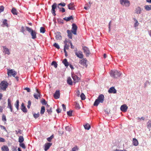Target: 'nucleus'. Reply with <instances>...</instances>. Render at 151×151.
<instances>
[{
	"mask_svg": "<svg viewBox=\"0 0 151 151\" xmlns=\"http://www.w3.org/2000/svg\"><path fill=\"white\" fill-rule=\"evenodd\" d=\"M72 28L71 31L74 35H76V31L77 29V27L75 24H73L72 25Z\"/></svg>",
	"mask_w": 151,
	"mask_h": 151,
	"instance_id": "0eeeda50",
	"label": "nucleus"
},
{
	"mask_svg": "<svg viewBox=\"0 0 151 151\" xmlns=\"http://www.w3.org/2000/svg\"><path fill=\"white\" fill-rule=\"evenodd\" d=\"M24 89L27 90V92H29L30 91V89L29 88H28V87L25 88H24Z\"/></svg>",
	"mask_w": 151,
	"mask_h": 151,
	"instance_id": "69168bd1",
	"label": "nucleus"
},
{
	"mask_svg": "<svg viewBox=\"0 0 151 151\" xmlns=\"http://www.w3.org/2000/svg\"><path fill=\"white\" fill-rule=\"evenodd\" d=\"M7 108H9L10 109V111L11 112L13 111L12 106L11 104V101L9 99H8V105Z\"/></svg>",
	"mask_w": 151,
	"mask_h": 151,
	"instance_id": "4468645a",
	"label": "nucleus"
},
{
	"mask_svg": "<svg viewBox=\"0 0 151 151\" xmlns=\"http://www.w3.org/2000/svg\"><path fill=\"white\" fill-rule=\"evenodd\" d=\"M87 60L86 58H83L79 62V63L84 67H86L87 65L86 64Z\"/></svg>",
	"mask_w": 151,
	"mask_h": 151,
	"instance_id": "1a4fd4ad",
	"label": "nucleus"
},
{
	"mask_svg": "<svg viewBox=\"0 0 151 151\" xmlns=\"http://www.w3.org/2000/svg\"><path fill=\"white\" fill-rule=\"evenodd\" d=\"M86 5L87 6H85L84 7V9L86 10H88L91 7V5L90 4H87Z\"/></svg>",
	"mask_w": 151,
	"mask_h": 151,
	"instance_id": "de8ad7c7",
	"label": "nucleus"
},
{
	"mask_svg": "<svg viewBox=\"0 0 151 151\" xmlns=\"http://www.w3.org/2000/svg\"><path fill=\"white\" fill-rule=\"evenodd\" d=\"M41 102L43 105H46L47 104L45 100L43 99L41 100Z\"/></svg>",
	"mask_w": 151,
	"mask_h": 151,
	"instance_id": "864d4df0",
	"label": "nucleus"
},
{
	"mask_svg": "<svg viewBox=\"0 0 151 151\" xmlns=\"http://www.w3.org/2000/svg\"><path fill=\"white\" fill-rule=\"evenodd\" d=\"M32 36V39H35L36 38V33L33 30L30 33Z\"/></svg>",
	"mask_w": 151,
	"mask_h": 151,
	"instance_id": "4be33fe9",
	"label": "nucleus"
},
{
	"mask_svg": "<svg viewBox=\"0 0 151 151\" xmlns=\"http://www.w3.org/2000/svg\"><path fill=\"white\" fill-rule=\"evenodd\" d=\"M15 132L16 134H18L19 133L21 134L22 132V131L20 129H19L18 130H16Z\"/></svg>",
	"mask_w": 151,
	"mask_h": 151,
	"instance_id": "13d9d810",
	"label": "nucleus"
},
{
	"mask_svg": "<svg viewBox=\"0 0 151 151\" xmlns=\"http://www.w3.org/2000/svg\"><path fill=\"white\" fill-rule=\"evenodd\" d=\"M52 108L50 107V106H48L47 107V110L48 114H51V113L52 112Z\"/></svg>",
	"mask_w": 151,
	"mask_h": 151,
	"instance_id": "cd10ccee",
	"label": "nucleus"
},
{
	"mask_svg": "<svg viewBox=\"0 0 151 151\" xmlns=\"http://www.w3.org/2000/svg\"><path fill=\"white\" fill-rule=\"evenodd\" d=\"M0 127L1 128V129H4L6 131H7L5 127L4 126L2 125H0Z\"/></svg>",
	"mask_w": 151,
	"mask_h": 151,
	"instance_id": "338daca9",
	"label": "nucleus"
},
{
	"mask_svg": "<svg viewBox=\"0 0 151 151\" xmlns=\"http://www.w3.org/2000/svg\"><path fill=\"white\" fill-rule=\"evenodd\" d=\"M132 143L135 146H137L139 144L138 140L135 138H133V139Z\"/></svg>",
	"mask_w": 151,
	"mask_h": 151,
	"instance_id": "b1692460",
	"label": "nucleus"
},
{
	"mask_svg": "<svg viewBox=\"0 0 151 151\" xmlns=\"http://www.w3.org/2000/svg\"><path fill=\"white\" fill-rule=\"evenodd\" d=\"M67 83L70 85H72V81L71 78L70 77H69L67 79Z\"/></svg>",
	"mask_w": 151,
	"mask_h": 151,
	"instance_id": "72a5a7b5",
	"label": "nucleus"
},
{
	"mask_svg": "<svg viewBox=\"0 0 151 151\" xmlns=\"http://www.w3.org/2000/svg\"><path fill=\"white\" fill-rule=\"evenodd\" d=\"M2 120L5 123L6 122V116L4 114L2 116Z\"/></svg>",
	"mask_w": 151,
	"mask_h": 151,
	"instance_id": "a18cd8bd",
	"label": "nucleus"
},
{
	"mask_svg": "<svg viewBox=\"0 0 151 151\" xmlns=\"http://www.w3.org/2000/svg\"><path fill=\"white\" fill-rule=\"evenodd\" d=\"M65 129L67 131L70 132L72 130V128L71 127H69V126H67L65 127Z\"/></svg>",
	"mask_w": 151,
	"mask_h": 151,
	"instance_id": "79ce46f5",
	"label": "nucleus"
},
{
	"mask_svg": "<svg viewBox=\"0 0 151 151\" xmlns=\"http://www.w3.org/2000/svg\"><path fill=\"white\" fill-rule=\"evenodd\" d=\"M75 54L77 57L80 58L82 59L83 57L82 52L81 51L76 52Z\"/></svg>",
	"mask_w": 151,
	"mask_h": 151,
	"instance_id": "9b49d317",
	"label": "nucleus"
},
{
	"mask_svg": "<svg viewBox=\"0 0 151 151\" xmlns=\"http://www.w3.org/2000/svg\"><path fill=\"white\" fill-rule=\"evenodd\" d=\"M72 110H70L68 111L67 112V114L69 116H72Z\"/></svg>",
	"mask_w": 151,
	"mask_h": 151,
	"instance_id": "6e6d98bb",
	"label": "nucleus"
},
{
	"mask_svg": "<svg viewBox=\"0 0 151 151\" xmlns=\"http://www.w3.org/2000/svg\"><path fill=\"white\" fill-rule=\"evenodd\" d=\"M24 141V139L22 136H20L19 137V142L20 143H22V142Z\"/></svg>",
	"mask_w": 151,
	"mask_h": 151,
	"instance_id": "c9c22d12",
	"label": "nucleus"
},
{
	"mask_svg": "<svg viewBox=\"0 0 151 151\" xmlns=\"http://www.w3.org/2000/svg\"><path fill=\"white\" fill-rule=\"evenodd\" d=\"M31 102L30 101H29L28 102V105L27 106V107L29 109L31 105Z\"/></svg>",
	"mask_w": 151,
	"mask_h": 151,
	"instance_id": "680f3d73",
	"label": "nucleus"
},
{
	"mask_svg": "<svg viewBox=\"0 0 151 151\" xmlns=\"http://www.w3.org/2000/svg\"><path fill=\"white\" fill-rule=\"evenodd\" d=\"M3 24L4 25L8 27L9 26L8 24L7 23V20L6 19H4L3 22Z\"/></svg>",
	"mask_w": 151,
	"mask_h": 151,
	"instance_id": "e433bc0d",
	"label": "nucleus"
},
{
	"mask_svg": "<svg viewBox=\"0 0 151 151\" xmlns=\"http://www.w3.org/2000/svg\"><path fill=\"white\" fill-rule=\"evenodd\" d=\"M2 151H9V150L8 146L6 145H3L1 147Z\"/></svg>",
	"mask_w": 151,
	"mask_h": 151,
	"instance_id": "5701e85b",
	"label": "nucleus"
},
{
	"mask_svg": "<svg viewBox=\"0 0 151 151\" xmlns=\"http://www.w3.org/2000/svg\"><path fill=\"white\" fill-rule=\"evenodd\" d=\"M52 145V143H47L45 144V145L44 150L45 151L47 150Z\"/></svg>",
	"mask_w": 151,
	"mask_h": 151,
	"instance_id": "f3484780",
	"label": "nucleus"
},
{
	"mask_svg": "<svg viewBox=\"0 0 151 151\" xmlns=\"http://www.w3.org/2000/svg\"><path fill=\"white\" fill-rule=\"evenodd\" d=\"M127 109L128 107L125 104L122 105L120 107L121 110L124 112H126Z\"/></svg>",
	"mask_w": 151,
	"mask_h": 151,
	"instance_id": "dca6fc26",
	"label": "nucleus"
},
{
	"mask_svg": "<svg viewBox=\"0 0 151 151\" xmlns=\"http://www.w3.org/2000/svg\"><path fill=\"white\" fill-rule=\"evenodd\" d=\"M133 19L134 20V21L135 22V23H134V27H137L139 25V24L137 20L135 18H134Z\"/></svg>",
	"mask_w": 151,
	"mask_h": 151,
	"instance_id": "f704fd0d",
	"label": "nucleus"
},
{
	"mask_svg": "<svg viewBox=\"0 0 151 151\" xmlns=\"http://www.w3.org/2000/svg\"><path fill=\"white\" fill-rule=\"evenodd\" d=\"M58 8L60 9V11L62 12H65V10L63 8L60 7L59 6H58Z\"/></svg>",
	"mask_w": 151,
	"mask_h": 151,
	"instance_id": "ea45409f",
	"label": "nucleus"
},
{
	"mask_svg": "<svg viewBox=\"0 0 151 151\" xmlns=\"http://www.w3.org/2000/svg\"><path fill=\"white\" fill-rule=\"evenodd\" d=\"M36 90L37 93H34V96L35 99H39V97H40V93L37 89H36Z\"/></svg>",
	"mask_w": 151,
	"mask_h": 151,
	"instance_id": "a211bd4d",
	"label": "nucleus"
},
{
	"mask_svg": "<svg viewBox=\"0 0 151 151\" xmlns=\"http://www.w3.org/2000/svg\"><path fill=\"white\" fill-rule=\"evenodd\" d=\"M83 50L86 56L88 57L90 54L89 49L87 47L85 46L83 47Z\"/></svg>",
	"mask_w": 151,
	"mask_h": 151,
	"instance_id": "423d86ee",
	"label": "nucleus"
},
{
	"mask_svg": "<svg viewBox=\"0 0 151 151\" xmlns=\"http://www.w3.org/2000/svg\"><path fill=\"white\" fill-rule=\"evenodd\" d=\"M8 83L6 81H2L0 83V89L5 90L8 86Z\"/></svg>",
	"mask_w": 151,
	"mask_h": 151,
	"instance_id": "7ed1b4c3",
	"label": "nucleus"
},
{
	"mask_svg": "<svg viewBox=\"0 0 151 151\" xmlns=\"http://www.w3.org/2000/svg\"><path fill=\"white\" fill-rule=\"evenodd\" d=\"M65 5H66L65 3L64 2H63V3H61L60 4H58V6H60V5L62 6L63 7V6H65Z\"/></svg>",
	"mask_w": 151,
	"mask_h": 151,
	"instance_id": "4d7b16f0",
	"label": "nucleus"
},
{
	"mask_svg": "<svg viewBox=\"0 0 151 151\" xmlns=\"http://www.w3.org/2000/svg\"><path fill=\"white\" fill-rule=\"evenodd\" d=\"M72 77L74 81V83H76L78 82L80 78L75 74H72Z\"/></svg>",
	"mask_w": 151,
	"mask_h": 151,
	"instance_id": "9d476101",
	"label": "nucleus"
},
{
	"mask_svg": "<svg viewBox=\"0 0 151 151\" xmlns=\"http://www.w3.org/2000/svg\"><path fill=\"white\" fill-rule=\"evenodd\" d=\"M53 137L54 135L53 134H52L50 137L47 138V140L49 142H51L52 139H53Z\"/></svg>",
	"mask_w": 151,
	"mask_h": 151,
	"instance_id": "49530a36",
	"label": "nucleus"
},
{
	"mask_svg": "<svg viewBox=\"0 0 151 151\" xmlns=\"http://www.w3.org/2000/svg\"><path fill=\"white\" fill-rule=\"evenodd\" d=\"M45 111V107L44 106L41 107L40 114H43Z\"/></svg>",
	"mask_w": 151,
	"mask_h": 151,
	"instance_id": "4c0bfd02",
	"label": "nucleus"
},
{
	"mask_svg": "<svg viewBox=\"0 0 151 151\" xmlns=\"http://www.w3.org/2000/svg\"><path fill=\"white\" fill-rule=\"evenodd\" d=\"M122 74V73L117 70H112L110 72L111 76L114 78L120 77Z\"/></svg>",
	"mask_w": 151,
	"mask_h": 151,
	"instance_id": "f03ea898",
	"label": "nucleus"
},
{
	"mask_svg": "<svg viewBox=\"0 0 151 151\" xmlns=\"http://www.w3.org/2000/svg\"><path fill=\"white\" fill-rule=\"evenodd\" d=\"M65 45L64 46V49H69V45H68V44H65Z\"/></svg>",
	"mask_w": 151,
	"mask_h": 151,
	"instance_id": "bf43d9fd",
	"label": "nucleus"
},
{
	"mask_svg": "<svg viewBox=\"0 0 151 151\" xmlns=\"http://www.w3.org/2000/svg\"><path fill=\"white\" fill-rule=\"evenodd\" d=\"M57 7V4L56 3H54L52 6V9L51 10V12L54 16H55L56 15L55 9Z\"/></svg>",
	"mask_w": 151,
	"mask_h": 151,
	"instance_id": "6e6552de",
	"label": "nucleus"
},
{
	"mask_svg": "<svg viewBox=\"0 0 151 151\" xmlns=\"http://www.w3.org/2000/svg\"><path fill=\"white\" fill-rule=\"evenodd\" d=\"M84 127L86 129L89 130L91 128L90 125L88 124H86L85 125H84Z\"/></svg>",
	"mask_w": 151,
	"mask_h": 151,
	"instance_id": "c85d7f7f",
	"label": "nucleus"
},
{
	"mask_svg": "<svg viewBox=\"0 0 151 151\" xmlns=\"http://www.w3.org/2000/svg\"><path fill=\"white\" fill-rule=\"evenodd\" d=\"M4 8L2 6H0V13L3 12L4 10Z\"/></svg>",
	"mask_w": 151,
	"mask_h": 151,
	"instance_id": "e2e57ef3",
	"label": "nucleus"
},
{
	"mask_svg": "<svg viewBox=\"0 0 151 151\" xmlns=\"http://www.w3.org/2000/svg\"><path fill=\"white\" fill-rule=\"evenodd\" d=\"M104 97L103 94H101L98 97L97 99H96L93 105L94 106H97L99 103H102L103 102Z\"/></svg>",
	"mask_w": 151,
	"mask_h": 151,
	"instance_id": "f257e3e1",
	"label": "nucleus"
},
{
	"mask_svg": "<svg viewBox=\"0 0 151 151\" xmlns=\"http://www.w3.org/2000/svg\"><path fill=\"white\" fill-rule=\"evenodd\" d=\"M51 65H54L55 68H56L57 67L58 64L56 62L53 61L51 63Z\"/></svg>",
	"mask_w": 151,
	"mask_h": 151,
	"instance_id": "a19ab883",
	"label": "nucleus"
},
{
	"mask_svg": "<svg viewBox=\"0 0 151 151\" xmlns=\"http://www.w3.org/2000/svg\"><path fill=\"white\" fill-rule=\"evenodd\" d=\"M68 8L69 9L74 10L75 9V8L73 6V4L71 3L68 5Z\"/></svg>",
	"mask_w": 151,
	"mask_h": 151,
	"instance_id": "a878e982",
	"label": "nucleus"
},
{
	"mask_svg": "<svg viewBox=\"0 0 151 151\" xmlns=\"http://www.w3.org/2000/svg\"><path fill=\"white\" fill-rule=\"evenodd\" d=\"M40 115L39 113H38L37 114H33V116L35 119L37 118L38 117H39Z\"/></svg>",
	"mask_w": 151,
	"mask_h": 151,
	"instance_id": "5fc2aeb1",
	"label": "nucleus"
},
{
	"mask_svg": "<svg viewBox=\"0 0 151 151\" xmlns=\"http://www.w3.org/2000/svg\"><path fill=\"white\" fill-rule=\"evenodd\" d=\"M40 31L41 33H44L45 32V30L43 27H40Z\"/></svg>",
	"mask_w": 151,
	"mask_h": 151,
	"instance_id": "09e8293b",
	"label": "nucleus"
},
{
	"mask_svg": "<svg viewBox=\"0 0 151 151\" xmlns=\"http://www.w3.org/2000/svg\"><path fill=\"white\" fill-rule=\"evenodd\" d=\"M60 96V92L59 90H57L53 95V97L56 99L59 98Z\"/></svg>",
	"mask_w": 151,
	"mask_h": 151,
	"instance_id": "f8f14e48",
	"label": "nucleus"
},
{
	"mask_svg": "<svg viewBox=\"0 0 151 151\" xmlns=\"http://www.w3.org/2000/svg\"><path fill=\"white\" fill-rule=\"evenodd\" d=\"M80 97L81 98V99L82 100H84L86 99L85 95L84 94V93H82L81 94L80 96Z\"/></svg>",
	"mask_w": 151,
	"mask_h": 151,
	"instance_id": "8fccbe9b",
	"label": "nucleus"
},
{
	"mask_svg": "<svg viewBox=\"0 0 151 151\" xmlns=\"http://www.w3.org/2000/svg\"><path fill=\"white\" fill-rule=\"evenodd\" d=\"M145 8L147 11H150L151 10V5H145Z\"/></svg>",
	"mask_w": 151,
	"mask_h": 151,
	"instance_id": "c756f323",
	"label": "nucleus"
},
{
	"mask_svg": "<svg viewBox=\"0 0 151 151\" xmlns=\"http://www.w3.org/2000/svg\"><path fill=\"white\" fill-rule=\"evenodd\" d=\"M142 10L139 6L137 7L135 10V12L137 14H140L141 13Z\"/></svg>",
	"mask_w": 151,
	"mask_h": 151,
	"instance_id": "412c9836",
	"label": "nucleus"
},
{
	"mask_svg": "<svg viewBox=\"0 0 151 151\" xmlns=\"http://www.w3.org/2000/svg\"><path fill=\"white\" fill-rule=\"evenodd\" d=\"M26 29L27 31L31 33L32 32V31H33V30L31 29V28L26 27Z\"/></svg>",
	"mask_w": 151,
	"mask_h": 151,
	"instance_id": "603ef678",
	"label": "nucleus"
},
{
	"mask_svg": "<svg viewBox=\"0 0 151 151\" xmlns=\"http://www.w3.org/2000/svg\"><path fill=\"white\" fill-rule=\"evenodd\" d=\"M147 127L148 129H150L151 128V121H149L147 123Z\"/></svg>",
	"mask_w": 151,
	"mask_h": 151,
	"instance_id": "37998d69",
	"label": "nucleus"
},
{
	"mask_svg": "<svg viewBox=\"0 0 151 151\" xmlns=\"http://www.w3.org/2000/svg\"><path fill=\"white\" fill-rule=\"evenodd\" d=\"M25 31V29L23 26H22L21 28V32L24 34V32Z\"/></svg>",
	"mask_w": 151,
	"mask_h": 151,
	"instance_id": "0e129e2a",
	"label": "nucleus"
},
{
	"mask_svg": "<svg viewBox=\"0 0 151 151\" xmlns=\"http://www.w3.org/2000/svg\"><path fill=\"white\" fill-rule=\"evenodd\" d=\"M56 39L57 40H61L62 39V36L60 32H58L56 34Z\"/></svg>",
	"mask_w": 151,
	"mask_h": 151,
	"instance_id": "aec40b11",
	"label": "nucleus"
},
{
	"mask_svg": "<svg viewBox=\"0 0 151 151\" xmlns=\"http://www.w3.org/2000/svg\"><path fill=\"white\" fill-rule=\"evenodd\" d=\"M75 106L76 109H79L81 108V107H80L79 104L77 102L76 103Z\"/></svg>",
	"mask_w": 151,
	"mask_h": 151,
	"instance_id": "c03bdc74",
	"label": "nucleus"
},
{
	"mask_svg": "<svg viewBox=\"0 0 151 151\" xmlns=\"http://www.w3.org/2000/svg\"><path fill=\"white\" fill-rule=\"evenodd\" d=\"M144 117H142L141 118L138 117L137 118V120H144Z\"/></svg>",
	"mask_w": 151,
	"mask_h": 151,
	"instance_id": "774afa93",
	"label": "nucleus"
},
{
	"mask_svg": "<svg viewBox=\"0 0 151 151\" xmlns=\"http://www.w3.org/2000/svg\"><path fill=\"white\" fill-rule=\"evenodd\" d=\"M19 145L20 146L23 148V149H25L26 147L24 144L23 143H19Z\"/></svg>",
	"mask_w": 151,
	"mask_h": 151,
	"instance_id": "58836bf2",
	"label": "nucleus"
},
{
	"mask_svg": "<svg viewBox=\"0 0 151 151\" xmlns=\"http://www.w3.org/2000/svg\"><path fill=\"white\" fill-rule=\"evenodd\" d=\"M7 74L9 76H13L15 77L17 74V72L14 70H8Z\"/></svg>",
	"mask_w": 151,
	"mask_h": 151,
	"instance_id": "20e7f679",
	"label": "nucleus"
},
{
	"mask_svg": "<svg viewBox=\"0 0 151 151\" xmlns=\"http://www.w3.org/2000/svg\"><path fill=\"white\" fill-rule=\"evenodd\" d=\"M21 109L22 111L24 113L27 112V110L25 106H24V104L22 103L21 107Z\"/></svg>",
	"mask_w": 151,
	"mask_h": 151,
	"instance_id": "6ab92c4d",
	"label": "nucleus"
},
{
	"mask_svg": "<svg viewBox=\"0 0 151 151\" xmlns=\"http://www.w3.org/2000/svg\"><path fill=\"white\" fill-rule=\"evenodd\" d=\"M53 46L58 49H59L60 48L59 45L56 43H55Z\"/></svg>",
	"mask_w": 151,
	"mask_h": 151,
	"instance_id": "3c124183",
	"label": "nucleus"
},
{
	"mask_svg": "<svg viewBox=\"0 0 151 151\" xmlns=\"http://www.w3.org/2000/svg\"><path fill=\"white\" fill-rule=\"evenodd\" d=\"M120 3L123 6L126 7L129 6L130 3L128 0H120Z\"/></svg>",
	"mask_w": 151,
	"mask_h": 151,
	"instance_id": "39448f33",
	"label": "nucleus"
},
{
	"mask_svg": "<svg viewBox=\"0 0 151 151\" xmlns=\"http://www.w3.org/2000/svg\"><path fill=\"white\" fill-rule=\"evenodd\" d=\"M3 52H4L5 54L9 55L10 52L9 50L6 47V46H3Z\"/></svg>",
	"mask_w": 151,
	"mask_h": 151,
	"instance_id": "2eb2a0df",
	"label": "nucleus"
},
{
	"mask_svg": "<svg viewBox=\"0 0 151 151\" xmlns=\"http://www.w3.org/2000/svg\"><path fill=\"white\" fill-rule=\"evenodd\" d=\"M108 91L109 93H116V90L114 87L110 88Z\"/></svg>",
	"mask_w": 151,
	"mask_h": 151,
	"instance_id": "ddd939ff",
	"label": "nucleus"
},
{
	"mask_svg": "<svg viewBox=\"0 0 151 151\" xmlns=\"http://www.w3.org/2000/svg\"><path fill=\"white\" fill-rule=\"evenodd\" d=\"M63 63L65 65L66 67H68V63L67 61V60L66 59H65L63 61Z\"/></svg>",
	"mask_w": 151,
	"mask_h": 151,
	"instance_id": "bb28decb",
	"label": "nucleus"
},
{
	"mask_svg": "<svg viewBox=\"0 0 151 151\" xmlns=\"http://www.w3.org/2000/svg\"><path fill=\"white\" fill-rule=\"evenodd\" d=\"M19 100H17L14 104L17 110L19 109Z\"/></svg>",
	"mask_w": 151,
	"mask_h": 151,
	"instance_id": "473e14b6",
	"label": "nucleus"
},
{
	"mask_svg": "<svg viewBox=\"0 0 151 151\" xmlns=\"http://www.w3.org/2000/svg\"><path fill=\"white\" fill-rule=\"evenodd\" d=\"M73 19V17L72 16H71L68 17H65L63 18V19L67 21H70L71 19Z\"/></svg>",
	"mask_w": 151,
	"mask_h": 151,
	"instance_id": "7c9ffc66",
	"label": "nucleus"
},
{
	"mask_svg": "<svg viewBox=\"0 0 151 151\" xmlns=\"http://www.w3.org/2000/svg\"><path fill=\"white\" fill-rule=\"evenodd\" d=\"M11 12L14 15H17V10L14 8L12 9Z\"/></svg>",
	"mask_w": 151,
	"mask_h": 151,
	"instance_id": "2f4dec72",
	"label": "nucleus"
},
{
	"mask_svg": "<svg viewBox=\"0 0 151 151\" xmlns=\"http://www.w3.org/2000/svg\"><path fill=\"white\" fill-rule=\"evenodd\" d=\"M78 148L77 146H76L72 149V151H76L78 150Z\"/></svg>",
	"mask_w": 151,
	"mask_h": 151,
	"instance_id": "052dcab7",
	"label": "nucleus"
},
{
	"mask_svg": "<svg viewBox=\"0 0 151 151\" xmlns=\"http://www.w3.org/2000/svg\"><path fill=\"white\" fill-rule=\"evenodd\" d=\"M67 33H68V36L69 38L70 39H72V32L71 30H67Z\"/></svg>",
	"mask_w": 151,
	"mask_h": 151,
	"instance_id": "393cba45",
	"label": "nucleus"
}]
</instances>
